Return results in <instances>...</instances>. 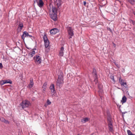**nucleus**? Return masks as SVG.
I'll return each instance as SVG.
<instances>
[{
	"label": "nucleus",
	"instance_id": "nucleus-15",
	"mask_svg": "<svg viewBox=\"0 0 135 135\" xmlns=\"http://www.w3.org/2000/svg\"><path fill=\"white\" fill-rule=\"evenodd\" d=\"M23 27V25L22 23H20L18 26V31H20L22 30Z\"/></svg>",
	"mask_w": 135,
	"mask_h": 135
},
{
	"label": "nucleus",
	"instance_id": "nucleus-5",
	"mask_svg": "<svg viewBox=\"0 0 135 135\" xmlns=\"http://www.w3.org/2000/svg\"><path fill=\"white\" fill-rule=\"evenodd\" d=\"M35 2L39 7L41 8L43 6L44 3L42 0H36Z\"/></svg>",
	"mask_w": 135,
	"mask_h": 135
},
{
	"label": "nucleus",
	"instance_id": "nucleus-42",
	"mask_svg": "<svg viewBox=\"0 0 135 135\" xmlns=\"http://www.w3.org/2000/svg\"><path fill=\"white\" fill-rule=\"evenodd\" d=\"M29 36L30 37H32V36H31V35H29V36Z\"/></svg>",
	"mask_w": 135,
	"mask_h": 135
},
{
	"label": "nucleus",
	"instance_id": "nucleus-25",
	"mask_svg": "<svg viewBox=\"0 0 135 135\" xmlns=\"http://www.w3.org/2000/svg\"><path fill=\"white\" fill-rule=\"evenodd\" d=\"M128 1L132 5L134 4V2L135 1V0H128Z\"/></svg>",
	"mask_w": 135,
	"mask_h": 135
},
{
	"label": "nucleus",
	"instance_id": "nucleus-46",
	"mask_svg": "<svg viewBox=\"0 0 135 135\" xmlns=\"http://www.w3.org/2000/svg\"><path fill=\"white\" fill-rule=\"evenodd\" d=\"M16 124H17V126H18V124L17 123H16Z\"/></svg>",
	"mask_w": 135,
	"mask_h": 135
},
{
	"label": "nucleus",
	"instance_id": "nucleus-31",
	"mask_svg": "<svg viewBox=\"0 0 135 135\" xmlns=\"http://www.w3.org/2000/svg\"><path fill=\"white\" fill-rule=\"evenodd\" d=\"M47 103L48 104H50L51 103V102L49 100L47 99Z\"/></svg>",
	"mask_w": 135,
	"mask_h": 135
},
{
	"label": "nucleus",
	"instance_id": "nucleus-45",
	"mask_svg": "<svg viewBox=\"0 0 135 135\" xmlns=\"http://www.w3.org/2000/svg\"><path fill=\"white\" fill-rule=\"evenodd\" d=\"M131 135H135V134H132Z\"/></svg>",
	"mask_w": 135,
	"mask_h": 135
},
{
	"label": "nucleus",
	"instance_id": "nucleus-29",
	"mask_svg": "<svg viewBox=\"0 0 135 135\" xmlns=\"http://www.w3.org/2000/svg\"><path fill=\"white\" fill-rule=\"evenodd\" d=\"M6 83V82H4V81H3V80L1 82V85H3L4 84Z\"/></svg>",
	"mask_w": 135,
	"mask_h": 135
},
{
	"label": "nucleus",
	"instance_id": "nucleus-12",
	"mask_svg": "<svg viewBox=\"0 0 135 135\" xmlns=\"http://www.w3.org/2000/svg\"><path fill=\"white\" fill-rule=\"evenodd\" d=\"M51 11L52 12L51 13H55V14H57V9L56 7H53L52 8Z\"/></svg>",
	"mask_w": 135,
	"mask_h": 135
},
{
	"label": "nucleus",
	"instance_id": "nucleus-47",
	"mask_svg": "<svg viewBox=\"0 0 135 135\" xmlns=\"http://www.w3.org/2000/svg\"><path fill=\"white\" fill-rule=\"evenodd\" d=\"M134 2H135V1Z\"/></svg>",
	"mask_w": 135,
	"mask_h": 135
},
{
	"label": "nucleus",
	"instance_id": "nucleus-32",
	"mask_svg": "<svg viewBox=\"0 0 135 135\" xmlns=\"http://www.w3.org/2000/svg\"><path fill=\"white\" fill-rule=\"evenodd\" d=\"M115 64V65L118 67L119 68V65L117 64L115 62H114Z\"/></svg>",
	"mask_w": 135,
	"mask_h": 135
},
{
	"label": "nucleus",
	"instance_id": "nucleus-22",
	"mask_svg": "<svg viewBox=\"0 0 135 135\" xmlns=\"http://www.w3.org/2000/svg\"><path fill=\"white\" fill-rule=\"evenodd\" d=\"M43 38L44 41L48 40L47 39V37L46 35H44L43 37Z\"/></svg>",
	"mask_w": 135,
	"mask_h": 135
},
{
	"label": "nucleus",
	"instance_id": "nucleus-11",
	"mask_svg": "<svg viewBox=\"0 0 135 135\" xmlns=\"http://www.w3.org/2000/svg\"><path fill=\"white\" fill-rule=\"evenodd\" d=\"M30 84L28 85V86L29 87L31 88L33 87V86L34 84V83L33 81V79L32 78H30Z\"/></svg>",
	"mask_w": 135,
	"mask_h": 135
},
{
	"label": "nucleus",
	"instance_id": "nucleus-38",
	"mask_svg": "<svg viewBox=\"0 0 135 135\" xmlns=\"http://www.w3.org/2000/svg\"><path fill=\"white\" fill-rule=\"evenodd\" d=\"M102 86H100V87H99V85H98V88H99L100 90H101V89H102Z\"/></svg>",
	"mask_w": 135,
	"mask_h": 135
},
{
	"label": "nucleus",
	"instance_id": "nucleus-16",
	"mask_svg": "<svg viewBox=\"0 0 135 135\" xmlns=\"http://www.w3.org/2000/svg\"><path fill=\"white\" fill-rule=\"evenodd\" d=\"M108 127L109 131L111 132H113V125L111 122L108 124Z\"/></svg>",
	"mask_w": 135,
	"mask_h": 135
},
{
	"label": "nucleus",
	"instance_id": "nucleus-28",
	"mask_svg": "<svg viewBox=\"0 0 135 135\" xmlns=\"http://www.w3.org/2000/svg\"><path fill=\"white\" fill-rule=\"evenodd\" d=\"M93 74L94 75L95 79L96 80L97 78V73H94Z\"/></svg>",
	"mask_w": 135,
	"mask_h": 135
},
{
	"label": "nucleus",
	"instance_id": "nucleus-20",
	"mask_svg": "<svg viewBox=\"0 0 135 135\" xmlns=\"http://www.w3.org/2000/svg\"><path fill=\"white\" fill-rule=\"evenodd\" d=\"M88 119L87 118H85L82 119L81 121V122L83 123H84L87 122H88Z\"/></svg>",
	"mask_w": 135,
	"mask_h": 135
},
{
	"label": "nucleus",
	"instance_id": "nucleus-9",
	"mask_svg": "<svg viewBox=\"0 0 135 135\" xmlns=\"http://www.w3.org/2000/svg\"><path fill=\"white\" fill-rule=\"evenodd\" d=\"M29 35L28 33L26 31L24 32L22 36V38L23 40H24L25 39V37H28V36Z\"/></svg>",
	"mask_w": 135,
	"mask_h": 135
},
{
	"label": "nucleus",
	"instance_id": "nucleus-17",
	"mask_svg": "<svg viewBox=\"0 0 135 135\" xmlns=\"http://www.w3.org/2000/svg\"><path fill=\"white\" fill-rule=\"evenodd\" d=\"M44 42L45 43V48H47L48 47L49 44V41L48 40L44 41Z\"/></svg>",
	"mask_w": 135,
	"mask_h": 135
},
{
	"label": "nucleus",
	"instance_id": "nucleus-34",
	"mask_svg": "<svg viewBox=\"0 0 135 135\" xmlns=\"http://www.w3.org/2000/svg\"><path fill=\"white\" fill-rule=\"evenodd\" d=\"M9 89H13V87H12L11 85H9Z\"/></svg>",
	"mask_w": 135,
	"mask_h": 135
},
{
	"label": "nucleus",
	"instance_id": "nucleus-18",
	"mask_svg": "<svg viewBox=\"0 0 135 135\" xmlns=\"http://www.w3.org/2000/svg\"><path fill=\"white\" fill-rule=\"evenodd\" d=\"M127 100V98L126 97L124 96L122 98V100H121V102L123 103L126 102Z\"/></svg>",
	"mask_w": 135,
	"mask_h": 135
},
{
	"label": "nucleus",
	"instance_id": "nucleus-3",
	"mask_svg": "<svg viewBox=\"0 0 135 135\" xmlns=\"http://www.w3.org/2000/svg\"><path fill=\"white\" fill-rule=\"evenodd\" d=\"M67 29L69 35L70 36L69 38H72V37L74 35V31L73 28L70 27H67Z\"/></svg>",
	"mask_w": 135,
	"mask_h": 135
},
{
	"label": "nucleus",
	"instance_id": "nucleus-37",
	"mask_svg": "<svg viewBox=\"0 0 135 135\" xmlns=\"http://www.w3.org/2000/svg\"><path fill=\"white\" fill-rule=\"evenodd\" d=\"M83 4L84 6H85L86 4V1H84L83 2Z\"/></svg>",
	"mask_w": 135,
	"mask_h": 135
},
{
	"label": "nucleus",
	"instance_id": "nucleus-10",
	"mask_svg": "<svg viewBox=\"0 0 135 135\" xmlns=\"http://www.w3.org/2000/svg\"><path fill=\"white\" fill-rule=\"evenodd\" d=\"M64 48L63 47H62L60 48V51L59 55L60 56H62L64 55Z\"/></svg>",
	"mask_w": 135,
	"mask_h": 135
},
{
	"label": "nucleus",
	"instance_id": "nucleus-6",
	"mask_svg": "<svg viewBox=\"0 0 135 135\" xmlns=\"http://www.w3.org/2000/svg\"><path fill=\"white\" fill-rule=\"evenodd\" d=\"M51 18L54 21H56L57 20V14L55 13H51L50 14Z\"/></svg>",
	"mask_w": 135,
	"mask_h": 135
},
{
	"label": "nucleus",
	"instance_id": "nucleus-36",
	"mask_svg": "<svg viewBox=\"0 0 135 135\" xmlns=\"http://www.w3.org/2000/svg\"><path fill=\"white\" fill-rule=\"evenodd\" d=\"M134 21L132 20H130V23H133V22Z\"/></svg>",
	"mask_w": 135,
	"mask_h": 135
},
{
	"label": "nucleus",
	"instance_id": "nucleus-7",
	"mask_svg": "<svg viewBox=\"0 0 135 135\" xmlns=\"http://www.w3.org/2000/svg\"><path fill=\"white\" fill-rule=\"evenodd\" d=\"M59 32V30L57 28H54L51 30L50 32L51 34L54 35Z\"/></svg>",
	"mask_w": 135,
	"mask_h": 135
},
{
	"label": "nucleus",
	"instance_id": "nucleus-44",
	"mask_svg": "<svg viewBox=\"0 0 135 135\" xmlns=\"http://www.w3.org/2000/svg\"><path fill=\"white\" fill-rule=\"evenodd\" d=\"M113 45H114V46H115V44L114 43H113Z\"/></svg>",
	"mask_w": 135,
	"mask_h": 135
},
{
	"label": "nucleus",
	"instance_id": "nucleus-27",
	"mask_svg": "<svg viewBox=\"0 0 135 135\" xmlns=\"http://www.w3.org/2000/svg\"><path fill=\"white\" fill-rule=\"evenodd\" d=\"M127 132L128 135H131L132 134L131 131L129 130H127Z\"/></svg>",
	"mask_w": 135,
	"mask_h": 135
},
{
	"label": "nucleus",
	"instance_id": "nucleus-39",
	"mask_svg": "<svg viewBox=\"0 0 135 135\" xmlns=\"http://www.w3.org/2000/svg\"><path fill=\"white\" fill-rule=\"evenodd\" d=\"M4 81V82H6V83H8V80H5Z\"/></svg>",
	"mask_w": 135,
	"mask_h": 135
},
{
	"label": "nucleus",
	"instance_id": "nucleus-1",
	"mask_svg": "<svg viewBox=\"0 0 135 135\" xmlns=\"http://www.w3.org/2000/svg\"><path fill=\"white\" fill-rule=\"evenodd\" d=\"M58 75V77L56 82V86L57 88H60L62 86L64 83V79L62 73H61L60 75Z\"/></svg>",
	"mask_w": 135,
	"mask_h": 135
},
{
	"label": "nucleus",
	"instance_id": "nucleus-2",
	"mask_svg": "<svg viewBox=\"0 0 135 135\" xmlns=\"http://www.w3.org/2000/svg\"><path fill=\"white\" fill-rule=\"evenodd\" d=\"M21 105L22 106L23 109H24L25 108L28 107L30 105V103L29 101L27 100H25L21 103Z\"/></svg>",
	"mask_w": 135,
	"mask_h": 135
},
{
	"label": "nucleus",
	"instance_id": "nucleus-21",
	"mask_svg": "<svg viewBox=\"0 0 135 135\" xmlns=\"http://www.w3.org/2000/svg\"><path fill=\"white\" fill-rule=\"evenodd\" d=\"M47 84L46 82L42 86V88H47Z\"/></svg>",
	"mask_w": 135,
	"mask_h": 135
},
{
	"label": "nucleus",
	"instance_id": "nucleus-41",
	"mask_svg": "<svg viewBox=\"0 0 135 135\" xmlns=\"http://www.w3.org/2000/svg\"><path fill=\"white\" fill-rule=\"evenodd\" d=\"M133 25H135V22L134 21L133 22V23H132Z\"/></svg>",
	"mask_w": 135,
	"mask_h": 135
},
{
	"label": "nucleus",
	"instance_id": "nucleus-43",
	"mask_svg": "<svg viewBox=\"0 0 135 135\" xmlns=\"http://www.w3.org/2000/svg\"><path fill=\"white\" fill-rule=\"evenodd\" d=\"M133 14H134V15H135V12H133Z\"/></svg>",
	"mask_w": 135,
	"mask_h": 135
},
{
	"label": "nucleus",
	"instance_id": "nucleus-24",
	"mask_svg": "<svg viewBox=\"0 0 135 135\" xmlns=\"http://www.w3.org/2000/svg\"><path fill=\"white\" fill-rule=\"evenodd\" d=\"M54 86V84H51L50 87V90L55 89Z\"/></svg>",
	"mask_w": 135,
	"mask_h": 135
},
{
	"label": "nucleus",
	"instance_id": "nucleus-14",
	"mask_svg": "<svg viewBox=\"0 0 135 135\" xmlns=\"http://www.w3.org/2000/svg\"><path fill=\"white\" fill-rule=\"evenodd\" d=\"M55 3L57 5V6L59 7L61 6V0H56Z\"/></svg>",
	"mask_w": 135,
	"mask_h": 135
},
{
	"label": "nucleus",
	"instance_id": "nucleus-35",
	"mask_svg": "<svg viewBox=\"0 0 135 135\" xmlns=\"http://www.w3.org/2000/svg\"><path fill=\"white\" fill-rule=\"evenodd\" d=\"M3 66L2 63H0V68L2 69V68Z\"/></svg>",
	"mask_w": 135,
	"mask_h": 135
},
{
	"label": "nucleus",
	"instance_id": "nucleus-4",
	"mask_svg": "<svg viewBox=\"0 0 135 135\" xmlns=\"http://www.w3.org/2000/svg\"><path fill=\"white\" fill-rule=\"evenodd\" d=\"M33 59L35 60V62L38 64H40L41 62V57L38 55H36L33 58Z\"/></svg>",
	"mask_w": 135,
	"mask_h": 135
},
{
	"label": "nucleus",
	"instance_id": "nucleus-26",
	"mask_svg": "<svg viewBox=\"0 0 135 135\" xmlns=\"http://www.w3.org/2000/svg\"><path fill=\"white\" fill-rule=\"evenodd\" d=\"M51 93H52V95L55 94V89L51 90Z\"/></svg>",
	"mask_w": 135,
	"mask_h": 135
},
{
	"label": "nucleus",
	"instance_id": "nucleus-30",
	"mask_svg": "<svg viewBox=\"0 0 135 135\" xmlns=\"http://www.w3.org/2000/svg\"><path fill=\"white\" fill-rule=\"evenodd\" d=\"M43 89L42 91V92L44 94L45 93L46 88H43Z\"/></svg>",
	"mask_w": 135,
	"mask_h": 135
},
{
	"label": "nucleus",
	"instance_id": "nucleus-19",
	"mask_svg": "<svg viewBox=\"0 0 135 135\" xmlns=\"http://www.w3.org/2000/svg\"><path fill=\"white\" fill-rule=\"evenodd\" d=\"M0 120L2 122H3L6 124L8 123V122L7 120H6L3 117H1L0 118Z\"/></svg>",
	"mask_w": 135,
	"mask_h": 135
},
{
	"label": "nucleus",
	"instance_id": "nucleus-13",
	"mask_svg": "<svg viewBox=\"0 0 135 135\" xmlns=\"http://www.w3.org/2000/svg\"><path fill=\"white\" fill-rule=\"evenodd\" d=\"M34 50H33L31 52L28 54V56L30 57H32L35 55V52Z\"/></svg>",
	"mask_w": 135,
	"mask_h": 135
},
{
	"label": "nucleus",
	"instance_id": "nucleus-8",
	"mask_svg": "<svg viewBox=\"0 0 135 135\" xmlns=\"http://www.w3.org/2000/svg\"><path fill=\"white\" fill-rule=\"evenodd\" d=\"M119 83L122 86H123L126 87L127 86L126 83L124 82L123 80L120 78L119 79Z\"/></svg>",
	"mask_w": 135,
	"mask_h": 135
},
{
	"label": "nucleus",
	"instance_id": "nucleus-40",
	"mask_svg": "<svg viewBox=\"0 0 135 135\" xmlns=\"http://www.w3.org/2000/svg\"><path fill=\"white\" fill-rule=\"evenodd\" d=\"M12 81L10 80H9V83L11 84H12Z\"/></svg>",
	"mask_w": 135,
	"mask_h": 135
},
{
	"label": "nucleus",
	"instance_id": "nucleus-23",
	"mask_svg": "<svg viewBox=\"0 0 135 135\" xmlns=\"http://www.w3.org/2000/svg\"><path fill=\"white\" fill-rule=\"evenodd\" d=\"M110 78L114 82V83H115V81L114 79V77L113 75H111L110 77Z\"/></svg>",
	"mask_w": 135,
	"mask_h": 135
},
{
	"label": "nucleus",
	"instance_id": "nucleus-33",
	"mask_svg": "<svg viewBox=\"0 0 135 135\" xmlns=\"http://www.w3.org/2000/svg\"><path fill=\"white\" fill-rule=\"evenodd\" d=\"M96 70L95 69H93V73H96Z\"/></svg>",
	"mask_w": 135,
	"mask_h": 135
}]
</instances>
